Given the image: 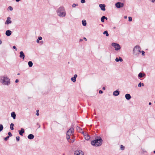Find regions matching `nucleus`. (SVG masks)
I'll list each match as a JSON object with an SVG mask.
<instances>
[{
  "instance_id": "5",
  "label": "nucleus",
  "mask_w": 155,
  "mask_h": 155,
  "mask_svg": "<svg viewBox=\"0 0 155 155\" xmlns=\"http://www.w3.org/2000/svg\"><path fill=\"white\" fill-rule=\"evenodd\" d=\"M111 45L112 46L114 47L115 50L116 51L120 50L121 48L120 45L116 43H112Z\"/></svg>"
},
{
  "instance_id": "44",
  "label": "nucleus",
  "mask_w": 155,
  "mask_h": 155,
  "mask_svg": "<svg viewBox=\"0 0 155 155\" xmlns=\"http://www.w3.org/2000/svg\"><path fill=\"white\" fill-rule=\"evenodd\" d=\"M18 81H19V80L18 79H16V80L15 81V83H16L18 82Z\"/></svg>"
},
{
  "instance_id": "53",
  "label": "nucleus",
  "mask_w": 155,
  "mask_h": 155,
  "mask_svg": "<svg viewBox=\"0 0 155 155\" xmlns=\"http://www.w3.org/2000/svg\"><path fill=\"white\" fill-rule=\"evenodd\" d=\"M21 0H16V2H18L20 1Z\"/></svg>"
},
{
  "instance_id": "60",
  "label": "nucleus",
  "mask_w": 155,
  "mask_h": 155,
  "mask_svg": "<svg viewBox=\"0 0 155 155\" xmlns=\"http://www.w3.org/2000/svg\"><path fill=\"white\" fill-rule=\"evenodd\" d=\"M154 153H155V150L153 151Z\"/></svg>"
},
{
  "instance_id": "16",
  "label": "nucleus",
  "mask_w": 155,
  "mask_h": 155,
  "mask_svg": "<svg viewBox=\"0 0 155 155\" xmlns=\"http://www.w3.org/2000/svg\"><path fill=\"white\" fill-rule=\"evenodd\" d=\"M34 137V136L31 134H30L28 135V138L29 139L32 140L33 139Z\"/></svg>"
},
{
  "instance_id": "36",
  "label": "nucleus",
  "mask_w": 155,
  "mask_h": 155,
  "mask_svg": "<svg viewBox=\"0 0 155 155\" xmlns=\"http://www.w3.org/2000/svg\"><path fill=\"white\" fill-rule=\"evenodd\" d=\"M142 86V83L141 82L139 83L138 84V87H141Z\"/></svg>"
},
{
  "instance_id": "28",
  "label": "nucleus",
  "mask_w": 155,
  "mask_h": 155,
  "mask_svg": "<svg viewBox=\"0 0 155 155\" xmlns=\"http://www.w3.org/2000/svg\"><path fill=\"white\" fill-rule=\"evenodd\" d=\"M3 129V127L2 124H0V131H2Z\"/></svg>"
},
{
  "instance_id": "22",
  "label": "nucleus",
  "mask_w": 155,
  "mask_h": 155,
  "mask_svg": "<svg viewBox=\"0 0 155 155\" xmlns=\"http://www.w3.org/2000/svg\"><path fill=\"white\" fill-rule=\"evenodd\" d=\"M82 24L84 26H85L86 25L87 23L86 21L85 20H83L82 21Z\"/></svg>"
},
{
  "instance_id": "52",
  "label": "nucleus",
  "mask_w": 155,
  "mask_h": 155,
  "mask_svg": "<svg viewBox=\"0 0 155 155\" xmlns=\"http://www.w3.org/2000/svg\"><path fill=\"white\" fill-rule=\"evenodd\" d=\"M144 85L143 83H142V86H144Z\"/></svg>"
},
{
  "instance_id": "42",
  "label": "nucleus",
  "mask_w": 155,
  "mask_h": 155,
  "mask_svg": "<svg viewBox=\"0 0 155 155\" xmlns=\"http://www.w3.org/2000/svg\"><path fill=\"white\" fill-rule=\"evenodd\" d=\"M85 2V0H81V3H84Z\"/></svg>"
},
{
  "instance_id": "45",
  "label": "nucleus",
  "mask_w": 155,
  "mask_h": 155,
  "mask_svg": "<svg viewBox=\"0 0 155 155\" xmlns=\"http://www.w3.org/2000/svg\"><path fill=\"white\" fill-rule=\"evenodd\" d=\"M39 40H38V39L37 40L36 42L37 43H38L39 42Z\"/></svg>"
},
{
  "instance_id": "61",
  "label": "nucleus",
  "mask_w": 155,
  "mask_h": 155,
  "mask_svg": "<svg viewBox=\"0 0 155 155\" xmlns=\"http://www.w3.org/2000/svg\"><path fill=\"white\" fill-rule=\"evenodd\" d=\"M114 28H115V27H114Z\"/></svg>"
},
{
  "instance_id": "12",
  "label": "nucleus",
  "mask_w": 155,
  "mask_h": 155,
  "mask_svg": "<svg viewBox=\"0 0 155 155\" xmlns=\"http://www.w3.org/2000/svg\"><path fill=\"white\" fill-rule=\"evenodd\" d=\"M18 132H19V134L22 136L23 134L25 132L24 129L23 128H21L20 130H18Z\"/></svg>"
},
{
  "instance_id": "30",
  "label": "nucleus",
  "mask_w": 155,
  "mask_h": 155,
  "mask_svg": "<svg viewBox=\"0 0 155 155\" xmlns=\"http://www.w3.org/2000/svg\"><path fill=\"white\" fill-rule=\"evenodd\" d=\"M120 148L122 150H124L125 148L122 145H120Z\"/></svg>"
},
{
  "instance_id": "25",
  "label": "nucleus",
  "mask_w": 155,
  "mask_h": 155,
  "mask_svg": "<svg viewBox=\"0 0 155 155\" xmlns=\"http://www.w3.org/2000/svg\"><path fill=\"white\" fill-rule=\"evenodd\" d=\"M14 126V124H13L12 123L10 125V128L12 130H14L13 126Z\"/></svg>"
},
{
  "instance_id": "26",
  "label": "nucleus",
  "mask_w": 155,
  "mask_h": 155,
  "mask_svg": "<svg viewBox=\"0 0 155 155\" xmlns=\"http://www.w3.org/2000/svg\"><path fill=\"white\" fill-rule=\"evenodd\" d=\"M105 16H103L101 18V21L102 22H104V20L105 19Z\"/></svg>"
},
{
  "instance_id": "14",
  "label": "nucleus",
  "mask_w": 155,
  "mask_h": 155,
  "mask_svg": "<svg viewBox=\"0 0 155 155\" xmlns=\"http://www.w3.org/2000/svg\"><path fill=\"white\" fill-rule=\"evenodd\" d=\"M125 97L127 100H129L131 98V96L130 94H127L125 95Z\"/></svg>"
},
{
  "instance_id": "48",
  "label": "nucleus",
  "mask_w": 155,
  "mask_h": 155,
  "mask_svg": "<svg viewBox=\"0 0 155 155\" xmlns=\"http://www.w3.org/2000/svg\"><path fill=\"white\" fill-rule=\"evenodd\" d=\"M102 89L103 90H105V88L104 87H103L102 88Z\"/></svg>"
},
{
  "instance_id": "2",
  "label": "nucleus",
  "mask_w": 155,
  "mask_h": 155,
  "mask_svg": "<svg viewBox=\"0 0 155 155\" xmlns=\"http://www.w3.org/2000/svg\"><path fill=\"white\" fill-rule=\"evenodd\" d=\"M102 139L100 137H97L96 139L91 142V144L94 146H99L102 144Z\"/></svg>"
},
{
  "instance_id": "57",
  "label": "nucleus",
  "mask_w": 155,
  "mask_h": 155,
  "mask_svg": "<svg viewBox=\"0 0 155 155\" xmlns=\"http://www.w3.org/2000/svg\"><path fill=\"white\" fill-rule=\"evenodd\" d=\"M41 43H43V41H41Z\"/></svg>"
},
{
  "instance_id": "7",
  "label": "nucleus",
  "mask_w": 155,
  "mask_h": 155,
  "mask_svg": "<svg viewBox=\"0 0 155 155\" xmlns=\"http://www.w3.org/2000/svg\"><path fill=\"white\" fill-rule=\"evenodd\" d=\"M124 4L120 2H117L115 4V6L117 8H122L124 6Z\"/></svg>"
},
{
  "instance_id": "35",
  "label": "nucleus",
  "mask_w": 155,
  "mask_h": 155,
  "mask_svg": "<svg viewBox=\"0 0 155 155\" xmlns=\"http://www.w3.org/2000/svg\"><path fill=\"white\" fill-rule=\"evenodd\" d=\"M119 61H120V62H122L123 61V60L120 57H119Z\"/></svg>"
},
{
  "instance_id": "8",
  "label": "nucleus",
  "mask_w": 155,
  "mask_h": 155,
  "mask_svg": "<svg viewBox=\"0 0 155 155\" xmlns=\"http://www.w3.org/2000/svg\"><path fill=\"white\" fill-rule=\"evenodd\" d=\"M74 132V129L73 127H71L67 131V134H69L71 135L73 134Z\"/></svg>"
},
{
  "instance_id": "56",
  "label": "nucleus",
  "mask_w": 155,
  "mask_h": 155,
  "mask_svg": "<svg viewBox=\"0 0 155 155\" xmlns=\"http://www.w3.org/2000/svg\"><path fill=\"white\" fill-rule=\"evenodd\" d=\"M38 111H39L38 110H37V112H38Z\"/></svg>"
},
{
  "instance_id": "10",
  "label": "nucleus",
  "mask_w": 155,
  "mask_h": 155,
  "mask_svg": "<svg viewBox=\"0 0 155 155\" xmlns=\"http://www.w3.org/2000/svg\"><path fill=\"white\" fill-rule=\"evenodd\" d=\"M99 7L103 11H105V5L104 4H100L99 5Z\"/></svg>"
},
{
  "instance_id": "54",
  "label": "nucleus",
  "mask_w": 155,
  "mask_h": 155,
  "mask_svg": "<svg viewBox=\"0 0 155 155\" xmlns=\"http://www.w3.org/2000/svg\"><path fill=\"white\" fill-rule=\"evenodd\" d=\"M149 105H150L151 104V102H149Z\"/></svg>"
},
{
  "instance_id": "15",
  "label": "nucleus",
  "mask_w": 155,
  "mask_h": 155,
  "mask_svg": "<svg viewBox=\"0 0 155 155\" xmlns=\"http://www.w3.org/2000/svg\"><path fill=\"white\" fill-rule=\"evenodd\" d=\"M12 34V31L9 30H8L6 31L5 32L6 35L8 36H10Z\"/></svg>"
},
{
  "instance_id": "29",
  "label": "nucleus",
  "mask_w": 155,
  "mask_h": 155,
  "mask_svg": "<svg viewBox=\"0 0 155 155\" xmlns=\"http://www.w3.org/2000/svg\"><path fill=\"white\" fill-rule=\"evenodd\" d=\"M78 4H73L72 5V7L73 8H75L76 6H78Z\"/></svg>"
},
{
  "instance_id": "19",
  "label": "nucleus",
  "mask_w": 155,
  "mask_h": 155,
  "mask_svg": "<svg viewBox=\"0 0 155 155\" xmlns=\"http://www.w3.org/2000/svg\"><path fill=\"white\" fill-rule=\"evenodd\" d=\"M11 117L13 118L14 119H15L16 118V114L14 112H12L11 114Z\"/></svg>"
},
{
  "instance_id": "9",
  "label": "nucleus",
  "mask_w": 155,
  "mask_h": 155,
  "mask_svg": "<svg viewBox=\"0 0 155 155\" xmlns=\"http://www.w3.org/2000/svg\"><path fill=\"white\" fill-rule=\"evenodd\" d=\"M12 23V21L11 20V18L9 17L7 18V20L5 22V24L6 25H8L11 24Z\"/></svg>"
},
{
  "instance_id": "55",
  "label": "nucleus",
  "mask_w": 155,
  "mask_h": 155,
  "mask_svg": "<svg viewBox=\"0 0 155 155\" xmlns=\"http://www.w3.org/2000/svg\"><path fill=\"white\" fill-rule=\"evenodd\" d=\"M105 19H106V20H107V17H105Z\"/></svg>"
},
{
  "instance_id": "4",
  "label": "nucleus",
  "mask_w": 155,
  "mask_h": 155,
  "mask_svg": "<svg viewBox=\"0 0 155 155\" xmlns=\"http://www.w3.org/2000/svg\"><path fill=\"white\" fill-rule=\"evenodd\" d=\"M140 50L141 48L139 46L136 45L134 47L133 50L134 55L136 56H138L139 53L141 52Z\"/></svg>"
},
{
  "instance_id": "47",
  "label": "nucleus",
  "mask_w": 155,
  "mask_h": 155,
  "mask_svg": "<svg viewBox=\"0 0 155 155\" xmlns=\"http://www.w3.org/2000/svg\"><path fill=\"white\" fill-rule=\"evenodd\" d=\"M36 115L37 116H38L39 115V113L38 112H37Z\"/></svg>"
},
{
  "instance_id": "1",
  "label": "nucleus",
  "mask_w": 155,
  "mask_h": 155,
  "mask_svg": "<svg viewBox=\"0 0 155 155\" xmlns=\"http://www.w3.org/2000/svg\"><path fill=\"white\" fill-rule=\"evenodd\" d=\"M0 82L3 85L8 86L10 84V79L7 75H4L0 77Z\"/></svg>"
},
{
  "instance_id": "50",
  "label": "nucleus",
  "mask_w": 155,
  "mask_h": 155,
  "mask_svg": "<svg viewBox=\"0 0 155 155\" xmlns=\"http://www.w3.org/2000/svg\"><path fill=\"white\" fill-rule=\"evenodd\" d=\"M84 39L85 41H87V39L85 38H84Z\"/></svg>"
},
{
  "instance_id": "51",
  "label": "nucleus",
  "mask_w": 155,
  "mask_h": 155,
  "mask_svg": "<svg viewBox=\"0 0 155 155\" xmlns=\"http://www.w3.org/2000/svg\"><path fill=\"white\" fill-rule=\"evenodd\" d=\"M2 43V41L0 39V45Z\"/></svg>"
},
{
  "instance_id": "17",
  "label": "nucleus",
  "mask_w": 155,
  "mask_h": 155,
  "mask_svg": "<svg viewBox=\"0 0 155 155\" xmlns=\"http://www.w3.org/2000/svg\"><path fill=\"white\" fill-rule=\"evenodd\" d=\"M120 92L117 90L114 91L113 93V94L114 96H117L119 95Z\"/></svg>"
},
{
  "instance_id": "20",
  "label": "nucleus",
  "mask_w": 155,
  "mask_h": 155,
  "mask_svg": "<svg viewBox=\"0 0 155 155\" xmlns=\"http://www.w3.org/2000/svg\"><path fill=\"white\" fill-rule=\"evenodd\" d=\"M145 75V74H143L141 73H140L138 75V76L139 78H141L143 77Z\"/></svg>"
},
{
  "instance_id": "6",
  "label": "nucleus",
  "mask_w": 155,
  "mask_h": 155,
  "mask_svg": "<svg viewBox=\"0 0 155 155\" xmlns=\"http://www.w3.org/2000/svg\"><path fill=\"white\" fill-rule=\"evenodd\" d=\"M74 155H84L83 152L81 150H77L74 152Z\"/></svg>"
},
{
  "instance_id": "13",
  "label": "nucleus",
  "mask_w": 155,
  "mask_h": 155,
  "mask_svg": "<svg viewBox=\"0 0 155 155\" xmlns=\"http://www.w3.org/2000/svg\"><path fill=\"white\" fill-rule=\"evenodd\" d=\"M19 57L20 58H22L23 59H24L25 55L22 51H21L20 52Z\"/></svg>"
},
{
  "instance_id": "46",
  "label": "nucleus",
  "mask_w": 155,
  "mask_h": 155,
  "mask_svg": "<svg viewBox=\"0 0 155 155\" xmlns=\"http://www.w3.org/2000/svg\"><path fill=\"white\" fill-rule=\"evenodd\" d=\"M151 2L153 3L155 2V0H151Z\"/></svg>"
},
{
  "instance_id": "49",
  "label": "nucleus",
  "mask_w": 155,
  "mask_h": 155,
  "mask_svg": "<svg viewBox=\"0 0 155 155\" xmlns=\"http://www.w3.org/2000/svg\"><path fill=\"white\" fill-rule=\"evenodd\" d=\"M127 18V16H125L124 17V18L125 19H126V18Z\"/></svg>"
},
{
  "instance_id": "31",
  "label": "nucleus",
  "mask_w": 155,
  "mask_h": 155,
  "mask_svg": "<svg viewBox=\"0 0 155 155\" xmlns=\"http://www.w3.org/2000/svg\"><path fill=\"white\" fill-rule=\"evenodd\" d=\"M16 140L17 141H19L20 140V137L19 136L16 137Z\"/></svg>"
},
{
  "instance_id": "34",
  "label": "nucleus",
  "mask_w": 155,
  "mask_h": 155,
  "mask_svg": "<svg viewBox=\"0 0 155 155\" xmlns=\"http://www.w3.org/2000/svg\"><path fill=\"white\" fill-rule=\"evenodd\" d=\"M9 136H7V137H5L4 138V140L5 141H6L7 140H8V139L9 138Z\"/></svg>"
},
{
  "instance_id": "40",
  "label": "nucleus",
  "mask_w": 155,
  "mask_h": 155,
  "mask_svg": "<svg viewBox=\"0 0 155 155\" xmlns=\"http://www.w3.org/2000/svg\"><path fill=\"white\" fill-rule=\"evenodd\" d=\"M119 58H116L115 59V61H116V62H118L119 61Z\"/></svg>"
},
{
  "instance_id": "3",
  "label": "nucleus",
  "mask_w": 155,
  "mask_h": 155,
  "mask_svg": "<svg viewBox=\"0 0 155 155\" xmlns=\"http://www.w3.org/2000/svg\"><path fill=\"white\" fill-rule=\"evenodd\" d=\"M57 14L60 17H64L66 15L65 10L63 7H60L57 10Z\"/></svg>"
},
{
  "instance_id": "58",
  "label": "nucleus",
  "mask_w": 155,
  "mask_h": 155,
  "mask_svg": "<svg viewBox=\"0 0 155 155\" xmlns=\"http://www.w3.org/2000/svg\"><path fill=\"white\" fill-rule=\"evenodd\" d=\"M38 127H39V128H40V125H39V126H38Z\"/></svg>"
},
{
  "instance_id": "33",
  "label": "nucleus",
  "mask_w": 155,
  "mask_h": 155,
  "mask_svg": "<svg viewBox=\"0 0 155 155\" xmlns=\"http://www.w3.org/2000/svg\"><path fill=\"white\" fill-rule=\"evenodd\" d=\"M8 8L10 11H12L13 9L12 7L11 6L8 7Z\"/></svg>"
},
{
  "instance_id": "43",
  "label": "nucleus",
  "mask_w": 155,
  "mask_h": 155,
  "mask_svg": "<svg viewBox=\"0 0 155 155\" xmlns=\"http://www.w3.org/2000/svg\"><path fill=\"white\" fill-rule=\"evenodd\" d=\"M99 94H102L103 93V91H102L101 90H100L99 91Z\"/></svg>"
},
{
  "instance_id": "24",
  "label": "nucleus",
  "mask_w": 155,
  "mask_h": 155,
  "mask_svg": "<svg viewBox=\"0 0 155 155\" xmlns=\"http://www.w3.org/2000/svg\"><path fill=\"white\" fill-rule=\"evenodd\" d=\"M103 34L106 35V36L108 37L109 36V35L108 33V32L107 31H104L103 33Z\"/></svg>"
},
{
  "instance_id": "38",
  "label": "nucleus",
  "mask_w": 155,
  "mask_h": 155,
  "mask_svg": "<svg viewBox=\"0 0 155 155\" xmlns=\"http://www.w3.org/2000/svg\"><path fill=\"white\" fill-rule=\"evenodd\" d=\"M13 48L14 49H15V50L16 51L17 50V48H16V47L15 46H13Z\"/></svg>"
},
{
  "instance_id": "59",
  "label": "nucleus",
  "mask_w": 155,
  "mask_h": 155,
  "mask_svg": "<svg viewBox=\"0 0 155 155\" xmlns=\"http://www.w3.org/2000/svg\"><path fill=\"white\" fill-rule=\"evenodd\" d=\"M19 74H19V73H18V74H17V75H19Z\"/></svg>"
},
{
  "instance_id": "39",
  "label": "nucleus",
  "mask_w": 155,
  "mask_h": 155,
  "mask_svg": "<svg viewBox=\"0 0 155 155\" xmlns=\"http://www.w3.org/2000/svg\"><path fill=\"white\" fill-rule=\"evenodd\" d=\"M141 52L142 53V55L143 56L144 55L145 52L144 51H141Z\"/></svg>"
},
{
  "instance_id": "32",
  "label": "nucleus",
  "mask_w": 155,
  "mask_h": 155,
  "mask_svg": "<svg viewBox=\"0 0 155 155\" xmlns=\"http://www.w3.org/2000/svg\"><path fill=\"white\" fill-rule=\"evenodd\" d=\"M128 20L129 21H132V18L131 17H128Z\"/></svg>"
},
{
  "instance_id": "41",
  "label": "nucleus",
  "mask_w": 155,
  "mask_h": 155,
  "mask_svg": "<svg viewBox=\"0 0 155 155\" xmlns=\"http://www.w3.org/2000/svg\"><path fill=\"white\" fill-rule=\"evenodd\" d=\"M42 39V37H39L38 38V39L39 40H41Z\"/></svg>"
},
{
  "instance_id": "23",
  "label": "nucleus",
  "mask_w": 155,
  "mask_h": 155,
  "mask_svg": "<svg viewBox=\"0 0 155 155\" xmlns=\"http://www.w3.org/2000/svg\"><path fill=\"white\" fill-rule=\"evenodd\" d=\"M28 65L30 67H32V66L33 65V63L32 61H29L28 62Z\"/></svg>"
},
{
  "instance_id": "27",
  "label": "nucleus",
  "mask_w": 155,
  "mask_h": 155,
  "mask_svg": "<svg viewBox=\"0 0 155 155\" xmlns=\"http://www.w3.org/2000/svg\"><path fill=\"white\" fill-rule=\"evenodd\" d=\"M70 135L67 134V133H66V138L68 141H69V140L70 139Z\"/></svg>"
},
{
  "instance_id": "11",
  "label": "nucleus",
  "mask_w": 155,
  "mask_h": 155,
  "mask_svg": "<svg viewBox=\"0 0 155 155\" xmlns=\"http://www.w3.org/2000/svg\"><path fill=\"white\" fill-rule=\"evenodd\" d=\"M78 76L76 74L74 75V77L71 78V80L73 82H75L76 81V78H77Z\"/></svg>"
},
{
  "instance_id": "18",
  "label": "nucleus",
  "mask_w": 155,
  "mask_h": 155,
  "mask_svg": "<svg viewBox=\"0 0 155 155\" xmlns=\"http://www.w3.org/2000/svg\"><path fill=\"white\" fill-rule=\"evenodd\" d=\"M76 129L77 131L80 133H83L84 132L83 131H82V129L79 127V126H77L76 127Z\"/></svg>"
},
{
  "instance_id": "37",
  "label": "nucleus",
  "mask_w": 155,
  "mask_h": 155,
  "mask_svg": "<svg viewBox=\"0 0 155 155\" xmlns=\"http://www.w3.org/2000/svg\"><path fill=\"white\" fill-rule=\"evenodd\" d=\"M8 134L9 135L8 136H9V137H11L12 136V134L10 132H8Z\"/></svg>"
},
{
  "instance_id": "21",
  "label": "nucleus",
  "mask_w": 155,
  "mask_h": 155,
  "mask_svg": "<svg viewBox=\"0 0 155 155\" xmlns=\"http://www.w3.org/2000/svg\"><path fill=\"white\" fill-rule=\"evenodd\" d=\"M84 136L85 139L86 140H88L90 138V137L86 134H84Z\"/></svg>"
}]
</instances>
